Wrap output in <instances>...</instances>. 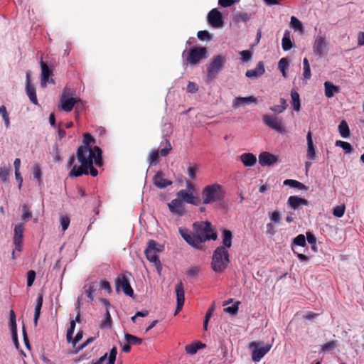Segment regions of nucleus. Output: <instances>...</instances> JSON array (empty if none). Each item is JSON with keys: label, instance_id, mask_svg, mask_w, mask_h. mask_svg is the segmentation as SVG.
Returning <instances> with one entry per match:
<instances>
[{"label": "nucleus", "instance_id": "obj_40", "mask_svg": "<svg viewBox=\"0 0 364 364\" xmlns=\"http://www.w3.org/2000/svg\"><path fill=\"white\" fill-rule=\"evenodd\" d=\"M198 170V164H189L187 171H188V175L191 181L196 180V173H197Z\"/></svg>", "mask_w": 364, "mask_h": 364}, {"label": "nucleus", "instance_id": "obj_47", "mask_svg": "<svg viewBox=\"0 0 364 364\" xmlns=\"http://www.w3.org/2000/svg\"><path fill=\"white\" fill-rule=\"evenodd\" d=\"M292 245H298L300 247L306 246V242L305 236L302 234L299 235L293 240Z\"/></svg>", "mask_w": 364, "mask_h": 364}, {"label": "nucleus", "instance_id": "obj_23", "mask_svg": "<svg viewBox=\"0 0 364 364\" xmlns=\"http://www.w3.org/2000/svg\"><path fill=\"white\" fill-rule=\"evenodd\" d=\"M265 72L264 63L259 61L255 69L247 70L245 75L249 78H257L262 75Z\"/></svg>", "mask_w": 364, "mask_h": 364}, {"label": "nucleus", "instance_id": "obj_22", "mask_svg": "<svg viewBox=\"0 0 364 364\" xmlns=\"http://www.w3.org/2000/svg\"><path fill=\"white\" fill-rule=\"evenodd\" d=\"M153 183L159 188H164L172 184V181L163 177L161 171H158L153 177Z\"/></svg>", "mask_w": 364, "mask_h": 364}, {"label": "nucleus", "instance_id": "obj_7", "mask_svg": "<svg viewBox=\"0 0 364 364\" xmlns=\"http://www.w3.org/2000/svg\"><path fill=\"white\" fill-rule=\"evenodd\" d=\"M207 50L205 47H193L191 48L186 57V60L188 63L196 65L200 62V60L206 58Z\"/></svg>", "mask_w": 364, "mask_h": 364}, {"label": "nucleus", "instance_id": "obj_44", "mask_svg": "<svg viewBox=\"0 0 364 364\" xmlns=\"http://www.w3.org/2000/svg\"><path fill=\"white\" fill-rule=\"evenodd\" d=\"M303 69H304V73H303V75H304V77L306 80H309L311 78V68H310V65H309V60L307 58H304V60H303Z\"/></svg>", "mask_w": 364, "mask_h": 364}, {"label": "nucleus", "instance_id": "obj_50", "mask_svg": "<svg viewBox=\"0 0 364 364\" xmlns=\"http://www.w3.org/2000/svg\"><path fill=\"white\" fill-rule=\"evenodd\" d=\"M240 304V301H237L232 306L224 309V311L229 313L232 315H235L238 311V306Z\"/></svg>", "mask_w": 364, "mask_h": 364}, {"label": "nucleus", "instance_id": "obj_64", "mask_svg": "<svg viewBox=\"0 0 364 364\" xmlns=\"http://www.w3.org/2000/svg\"><path fill=\"white\" fill-rule=\"evenodd\" d=\"M269 109H270V110H272V112H274L275 113L280 114L285 110V107L280 106V105H274V106L270 107Z\"/></svg>", "mask_w": 364, "mask_h": 364}, {"label": "nucleus", "instance_id": "obj_51", "mask_svg": "<svg viewBox=\"0 0 364 364\" xmlns=\"http://www.w3.org/2000/svg\"><path fill=\"white\" fill-rule=\"evenodd\" d=\"M345 213V205H337L333 208V214L337 218H341Z\"/></svg>", "mask_w": 364, "mask_h": 364}, {"label": "nucleus", "instance_id": "obj_56", "mask_svg": "<svg viewBox=\"0 0 364 364\" xmlns=\"http://www.w3.org/2000/svg\"><path fill=\"white\" fill-rule=\"evenodd\" d=\"M240 0H218V4L223 7H229L237 4Z\"/></svg>", "mask_w": 364, "mask_h": 364}, {"label": "nucleus", "instance_id": "obj_6", "mask_svg": "<svg viewBox=\"0 0 364 364\" xmlns=\"http://www.w3.org/2000/svg\"><path fill=\"white\" fill-rule=\"evenodd\" d=\"M225 63V57L218 55L215 56L211 63L210 64V66L208 69V74L207 77L208 80L210 81L213 80L217 75L220 73V71L223 69L224 65Z\"/></svg>", "mask_w": 364, "mask_h": 364}, {"label": "nucleus", "instance_id": "obj_31", "mask_svg": "<svg viewBox=\"0 0 364 364\" xmlns=\"http://www.w3.org/2000/svg\"><path fill=\"white\" fill-rule=\"evenodd\" d=\"M205 346V345L203 344L200 342H195L191 344L186 346L185 350L188 354L194 355L200 348H202Z\"/></svg>", "mask_w": 364, "mask_h": 364}, {"label": "nucleus", "instance_id": "obj_2", "mask_svg": "<svg viewBox=\"0 0 364 364\" xmlns=\"http://www.w3.org/2000/svg\"><path fill=\"white\" fill-rule=\"evenodd\" d=\"M193 232H191L187 228H179V232L184 240L196 249H201V245L206 240H215L217 233L212 229L211 223L208 221L197 222L193 225Z\"/></svg>", "mask_w": 364, "mask_h": 364}, {"label": "nucleus", "instance_id": "obj_57", "mask_svg": "<svg viewBox=\"0 0 364 364\" xmlns=\"http://www.w3.org/2000/svg\"><path fill=\"white\" fill-rule=\"evenodd\" d=\"M240 53L243 62H247L252 58V53L248 50H242Z\"/></svg>", "mask_w": 364, "mask_h": 364}, {"label": "nucleus", "instance_id": "obj_36", "mask_svg": "<svg viewBox=\"0 0 364 364\" xmlns=\"http://www.w3.org/2000/svg\"><path fill=\"white\" fill-rule=\"evenodd\" d=\"M11 171V169L10 166L0 168V179L3 183H6L9 181Z\"/></svg>", "mask_w": 364, "mask_h": 364}, {"label": "nucleus", "instance_id": "obj_8", "mask_svg": "<svg viewBox=\"0 0 364 364\" xmlns=\"http://www.w3.org/2000/svg\"><path fill=\"white\" fill-rule=\"evenodd\" d=\"M115 288L117 291L121 289L127 296H132L134 295V290L129 284L128 278L124 274H120L116 278Z\"/></svg>", "mask_w": 364, "mask_h": 364}, {"label": "nucleus", "instance_id": "obj_38", "mask_svg": "<svg viewBox=\"0 0 364 364\" xmlns=\"http://www.w3.org/2000/svg\"><path fill=\"white\" fill-rule=\"evenodd\" d=\"M21 207L22 208V215L21 219L24 221L28 220L31 219L33 215L31 211L30 210V208L27 203L21 204Z\"/></svg>", "mask_w": 364, "mask_h": 364}, {"label": "nucleus", "instance_id": "obj_3", "mask_svg": "<svg viewBox=\"0 0 364 364\" xmlns=\"http://www.w3.org/2000/svg\"><path fill=\"white\" fill-rule=\"evenodd\" d=\"M230 263L228 250L225 247H218L213 252L211 261V268L215 273H222Z\"/></svg>", "mask_w": 364, "mask_h": 364}, {"label": "nucleus", "instance_id": "obj_33", "mask_svg": "<svg viewBox=\"0 0 364 364\" xmlns=\"http://www.w3.org/2000/svg\"><path fill=\"white\" fill-rule=\"evenodd\" d=\"M291 104L295 111H299L301 107L300 104V98L299 93L294 90H292L291 91Z\"/></svg>", "mask_w": 364, "mask_h": 364}, {"label": "nucleus", "instance_id": "obj_35", "mask_svg": "<svg viewBox=\"0 0 364 364\" xmlns=\"http://www.w3.org/2000/svg\"><path fill=\"white\" fill-rule=\"evenodd\" d=\"M284 184L299 190L306 189V186L304 184L294 179H286L284 181Z\"/></svg>", "mask_w": 364, "mask_h": 364}, {"label": "nucleus", "instance_id": "obj_39", "mask_svg": "<svg viewBox=\"0 0 364 364\" xmlns=\"http://www.w3.org/2000/svg\"><path fill=\"white\" fill-rule=\"evenodd\" d=\"M125 339L129 344L139 346L142 343V339L134 335L126 333Z\"/></svg>", "mask_w": 364, "mask_h": 364}, {"label": "nucleus", "instance_id": "obj_13", "mask_svg": "<svg viewBox=\"0 0 364 364\" xmlns=\"http://www.w3.org/2000/svg\"><path fill=\"white\" fill-rule=\"evenodd\" d=\"M177 197L181 201L197 205L199 203V198L195 196L193 192H188L187 190H181L176 193Z\"/></svg>", "mask_w": 364, "mask_h": 364}, {"label": "nucleus", "instance_id": "obj_55", "mask_svg": "<svg viewBox=\"0 0 364 364\" xmlns=\"http://www.w3.org/2000/svg\"><path fill=\"white\" fill-rule=\"evenodd\" d=\"M75 91L68 87H65L63 90L62 95L60 97H74Z\"/></svg>", "mask_w": 364, "mask_h": 364}, {"label": "nucleus", "instance_id": "obj_30", "mask_svg": "<svg viewBox=\"0 0 364 364\" xmlns=\"http://www.w3.org/2000/svg\"><path fill=\"white\" fill-rule=\"evenodd\" d=\"M223 247H225V250H228L232 246V235L230 230H224L223 231Z\"/></svg>", "mask_w": 364, "mask_h": 364}, {"label": "nucleus", "instance_id": "obj_62", "mask_svg": "<svg viewBox=\"0 0 364 364\" xmlns=\"http://www.w3.org/2000/svg\"><path fill=\"white\" fill-rule=\"evenodd\" d=\"M200 272V269L198 267L193 266L191 267L187 272V274L190 277H196Z\"/></svg>", "mask_w": 364, "mask_h": 364}, {"label": "nucleus", "instance_id": "obj_29", "mask_svg": "<svg viewBox=\"0 0 364 364\" xmlns=\"http://www.w3.org/2000/svg\"><path fill=\"white\" fill-rule=\"evenodd\" d=\"M324 87H325V95L328 98L332 97L335 93H337L339 92V87L338 86H336L331 82H328V81L325 82Z\"/></svg>", "mask_w": 364, "mask_h": 364}, {"label": "nucleus", "instance_id": "obj_10", "mask_svg": "<svg viewBox=\"0 0 364 364\" xmlns=\"http://www.w3.org/2000/svg\"><path fill=\"white\" fill-rule=\"evenodd\" d=\"M207 19L208 23L213 28H220L224 24L223 15L217 9H213L208 13Z\"/></svg>", "mask_w": 364, "mask_h": 364}, {"label": "nucleus", "instance_id": "obj_17", "mask_svg": "<svg viewBox=\"0 0 364 364\" xmlns=\"http://www.w3.org/2000/svg\"><path fill=\"white\" fill-rule=\"evenodd\" d=\"M168 206L170 211L177 216H182L185 214L184 205L179 198L172 200L168 203Z\"/></svg>", "mask_w": 364, "mask_h": 364}, {"label": "nucleus", "instance_id": "obj_16", "mask_svg": "<svg viewBox=\"0 0 364 364\" xmlns=\"http://www.w3.org/2000/svg\"><path fill=\"white\" fill-rule=\"evenodd\" d=\"M41 85L42 87H46L48 82L55 84V81L53 79H50L49 80V77L52 74L51 70L49 68L48 65L43 62L41 61Z\"/></svg>", "mask_w": 364, "mask_h": 364}, {"label": "nucleus", "instance_id": "obj_61", "mask_svg": "<svg viewBox=\"0 0 364 364\" xmlns=\"http://www.w3.org/2000/svg\"><path fill=\"white\" fill-rule=\"evenodd\" d=\"M186 89L190 93H196L198 90L197 85L193 82H188Z\"/></svg>", "mask_w": 364, "mask_h": 364}, {"label": "nucleus", "instance_id": "obj_48", "mask_svg": "<svg viewBox=\"0 0 364 364\" xmlns=\"http://www.w3.org/2000/svg\"><path fill=\"white\" fill-rule=\"evenodd\" d=\"M117 354V348L113 346L109 353V358L106 364H114Z\"/></svg>", "mask_w": 364, "mask_h": 364}, {"label": "nucleus", "instance_id": "obj_41", "mask_svg": "<svg viewBox=\"0 0 364 364\" xmlns=\"http://www.w3.org/2000/svg\"><path fill=\"white\" fill-rule=\"evenodd\" d=\"M97 290V285L95 283H90L85 290V294L88 298L90 299L91 301L94 299V294Z\"/></svg>", "mask_w": 364, "mask_h": 364}, {"label": "nucleus", "instance_id": "obj_52", "mask_svg": "<svg viewBox=\"0 0 364 364\" xmlns=\"http://www.w3.org/2000/svg\"><path fill=\"white\" fill-rule=\"evenodd\" d=\"M150 164H156L159 162V151L154 150L151 152L149 158Z\"/></svg>", "mask_w": 364, "mask_h": 364}, {"label": "nucleus", "instance_id": "obj_34", "mask_svg": "<svg viewBox=\"0 0 364 364\" xmlns=\"http://www.w3.org/2000/svg\"><path fill=\"white\" fill-rule=\"evenodd\" d=\"M338 132L343 138H347L350 135V129L348 123L342 120L338 125Z\"/></svg>", "mask_w": 364, "mask_h": 364}, {"label": "nucleus", "instance_id": "obj_14", "mask_svg": "<svg viewBox=\"0 0 364 364\" xmlns=\"http://www.w3.org/2000/svg\"><path fill=\"white\" fill-rule=\"evenodd\" d=\"M92 143H95V139L94 137L90 134V133H85L84 134V145H82L77 148V153H76V157L78 158V152L81 149H85V150H87V151L90 152L91 156H95L98 155V151H95V146L93 148H91L90 145Z\"/></svg>", "mask_w": 364, "mask_h": 364}, {"label": "nucleus", "instance_id": "obj_9", "mask_svg": "<svg viewBox=\"0 0 364 364\" xmlns=\"http://www.w3.org/2000/svg\"><path fill=\"white\" fill-rule=\"evenodd\" d=\"M259 343L253 341L250 343L249 346L250 348H253L252 353V359L255 362H259L264 357V355L270 350L272 348V345L269 344H267L262 347L259 348Z\"/></svg>", "mask_w": 364, "mask_h": 364}, {"label": "nucleus", "instance_id": "obj_60", "mask_svg": "<svg viewBox=\"0 0 364 364\" xmlns=\"http://www.w3.org/2000/svg\"><path fill=\"white\" fill-rule=\"evenodd\" d=\"M33 176L36 179L38 180V182L41 181V170L39 166L36 165L33 167Z\"/></svg>", "mask_w": 364, "mask_h": 364}, {"label": "nucleus", "instance_id": "obj_18", "mask_svg": "<svg viewBox=\"0 0 364 364\" xmlns=\"http://www.w3.org/2000/svg\"><path fill=\"white\" fill-rule=\"evenodd\" d=\"M80 101L79 98L76 97H60L59 106L60 109L65 112H71L75 105Z\"/></svg>", "mask_w": 364, "mask_h": 364}, {"label": "nucleus", "instance_id": "obj_20", "mask_svg": "<svg viewBox=\"0 0 364 364\" xmlns=\"http://www.w3.org/2000/svg\"><path fill=\"white\" fill-rule=\"evenodd\" d=\"M287 204L294 210H298L302 206H306L309 205V201L303 198H300L296 196H291L289 197Z\"/></svg>", "mask_w": 364, "mask_h": 364}, {"label": "nucleus", "instance_id": "obj_63", "mask_svg": "<svg viewBox=\"0 0 364 364\" xmlns=\"http://www.w3.org/2000/svg\"><path fill=\"white\" fill-rule=\"evenodd\" d=\"M306 240L311 245H316V238L314 235L310 232H306Z\"/></svg>", "mask_w": 364, "mask_h": 364}, {"label": "nucleus", "instance_id": "obj_25", "mask_svg": "<svg viewBox=\"0 0 364 364\" xmlns=\"http://www.w3.org/2000/svg\"><path fill=\"white\" fill-rule=\"evenodd\" d=\"M257 99L254 96L249 97H235L232 102V106L235 108L239 107L241 105L250 103H256Z\"/></svg>", "mask_w": 364, "mask_h": 364}, {"label": "nucleus", "instance_id": "obj_26", "mask_svg": "<svg viewBox=\"0 0 364 364\" xmlns=\"http://www.w3.org/2000/svg\"><path fill=\"white\" fill-rule=\"evenodd\" d=\"M240 160L245 166H253L257 162L256 156L252 153H244L240 156Z\"/></svg>", "mask_w": 364, "mask_h": 364}, {"label": "nucleus", "instance_id": "obj_24", "mask_svg": "<svg viewBox=\"0 0 364 364\" xmlns=\"http://www.w3.org/2000/svg\"><path fill=\"white\" fill-rule=\"evenodd\" d=\"M307 140V153L306 156L310 160H315L316 159V149L314 145L313 139H312V134L311 132H309L306 135Z\"/></svg>", "mask_w": 364, "mask_h": 364}, {"label": "nucleus", "instance_id": "obj_21", "mask_svg": "<svg viewBox=\"0 0 364 364\" xmlns=\"http://www.w3.org/2000/svg\"><path fill=\"white\" fill-rule=\"evenodd\" d=\"M26 94L28 96L31 102L34 105H38V99L36 96V89L33 85H31L30 81V73L26 72Z\"/></svg>", "mask_w": 364, "mask_h": 364}, {"label": "nucleus", "instance_id": "obj_49", "mask_svg": "<svg viewBox=\"0 0 364 364\" xmlns=\"http://www.w3.org/2000/svg\"><path fill=\"white\" fill-rule=\"evenodd\" d=\"M197 36L200 41H210L212 39V36L208 31H198Z\"/></svg>", "mask_w": 364, "mask_h": 364}, {"label": "nucleus", "instance_id": "obj_58", "mask_svg": "<svg viewBox=\"0 0 364 364\" xmlns=\"http://www.w3.org/2000/svg\"><path fill=\"white\" fill-rule=\"evenodd\" d=\"M270 220L272 222L274 223H280V220H281V217H280V214L278 211L275 210L274 212H272L271 214H270Z\"/></svg>", "mask_w": 364, "mask_h": 364}, {"label": "nucleus", "instance_id": "obj_43", "mask_svg": "<svg viewBox=\"0 0 364 364\" xmlns=\"http://www.w3.org/2000/svg\"><path fill=\"white\" fill-rule=\"evenodd\" d=\"M112 318L108 309H106L105 318L100 323L101 328H105L111 326Z\"/></svg>", "mask_w": 364, "mask_h": 364}, {"label": "nucleus", "instance_id": "obj_28", "mask_svg": "<svg viewBox=\"0 0 364 364\" xmlns=\"http://www.w3.org/2000/svg\"><path fill=\"white\" fill-rule=\"evenodd\" d=\"M23 223L16 225L14 228V243L19 244L21 242H23Z\"/></svg>", "mask_w": 364, "mask_h": 364}, {"label": "nucleus", "instance_id": "obj_19", "mask_svg": "<svg viewBox=\"0 0 364 364\" xmlns=\"http://www.w3.org/2000/svg\"><path fill=\"white\" fill-rule=\"evenodd\" d=\"M277 162V157L272 154L264 151L259 155V163L262 166H270Z\"/></svg>", "mask_w": 364, "mask_h": 364}, {"label": "nucleus", "instance_id": "obj_27", "mask_svg": "<svg viewBox=\"0 0 364 364\" xmlns=\"http://www.w3.org/2000/svg\"><path fill=\"white\" fill-rule=\"evenodd\" d=\"M43 301V296L42 294H38L36 301L35 313L33 318V323L35 326L38 325V321L41 314V309L42 308Z\"/></svg>", "mask_w": 364, "mask_h": 364}, {"label": "nucleus", "instance_id": "obj_12", "mask_svg": "<svg viewBox=\"0 0 364 364\" xmlns=\"http://www.w3.org/2000/svg\"><path fill=\"white\" fill-rule=\"evenodd\" d=\"M328 43L325 37L318 36L313 45V50L316 55L321 58L324 54L327 48Z\"/></svg>", "mask_w": 364, "mask_h": 364}, {"label": "nucleus", "instance_id": "obj_11", "mask_svg": "<svg viewBox=\"0 0 364 364\" xmlns=\"http://www.w3.org/2000/svg\"><path fill=\"white\" fill-rule=\"evenodd\" d=\"M262 121L265 125L278 132L283 131L282 120L276 116L264 114L262 116Z\"/></svg>", "mask_w": 364, "mask_h": 364}, {"label": "nucleus", "instance_id": "obj_32", "mask_svg": "<svg viewBox=\"0 0 364 364\" xmlns=\"http://www.w3.org/2000/svg\"><path fill=\"white\" fill-rule=\"evenodd\" d=\"M282 46L284 50H289L293 47V43L290 39V33L285 31L284 37L282 40Z\"/></svg>", "mask_w": 364, "mask_h": 364}, {"label": "nucleus", "instance_id": "obj_59", "mask_svg": "<svg viewBox=\"0 0 364 364\" xmlns=\"http://www.w3.org/2000/svg\"><path fill=\"white\" fill-rule=\"evenodd\" d=\"M171 149H172V146H171L170 142L168 141H167L165 148L161 149L160 150V154L162 156H166L169 154V152L171 151Z\"/></svg>", "mask_w": 364, "mask_h": 364}, {"label": "nucleus", "instance_id": "obj_4", "mask_svg": "<svg viewBox=\"0 0 364 364\" xmlns=\"http://www.w3.org/2000/svg\"><path fill=\"white\" fill-rule=\"evenodd\" d=\"M201 196L203 203L206 205L222 200L224 198L225 193L221 185L213 183L203 188Z\"/></svg>", "mask_w": 364, "mask_h": 364}, {"label": "nucleus", "instance_id": "obj_42", "mask_svg": "<svg viewBox=\"0 0 364 364\" xmlns=\"http://www.w3.org/2000/svg\"><path fill=\"white\" fill-rule=\"evenodd\" d=\"M288 66L289 60H287V58H282L279 60L278 63V68L284 77H287L286 70L288 68Z\"/></svg>", "mask_w": 364, "mask_h": 364}, {"label": "nucleus", "instance_id": "obj_37", "mask_svg": "<svg viewBox=\"0 0 364 364\" xmlns=\"http://www.w3.org/2000/svg\"><path fill=\"white\" fill-rule=\"evenodd\" d=\"M251 17H252L251 14H248L246 12H240V13H237L235 14V16L234 17V21L236 23H240V22L246 23L251 18Z\"/></svg>", "mask_w": 364, "mask_h": 364}, {"label": "nucleus", "instance_id": "obj_53", "mask_svg": "<svg viewBox=\"0 0 364 364\" xmlns=\"http://www.w3.org/2000/svg\"><path fill=\"white\" fill-rule=\"evenodd\" d=\"M60 222L63 231H65L69 227L70 220L68 215H64L60 217Z\"/></svg>", "mask_w": 364, "mask_h": 364}, {"label": "nucleus", "instance_id": "obj_15", "mask_svg": "<svg viewBox=\"0 0 364 364\" xmlns=\"http://www.w3.org/2000/svg\"><path fill=\"white\" fill-rule=\"evenodd\" d=\"M175 291L176 294L177 306L174 314L176 315L182 309L185 302L184 287L181 281L176 284Z\"/></svg>", "mask_w": 364, "mask_h": 364}, {"label": "nucleus", "instance_id": "obj_5", "mask_svg": "<svg viewBox=\"0 0 364 364\" xmlns=\"http://www.w3.org/2000/svg\"><path fill=\"white\" fill-rule=\"evenodd\" d=\"M164 247L160 244L157 243L156 241L153 240H150L148 242V246L144 250V254L146 255V259L154 264L158 272L160 274L162 265L159 260V257L157 256V252H161L163 251Z\"/></svg>", "mask_w": 364, "mask_h": 364}, {"label": "nucleus", "instance_id": "obj_54", "mask_svg": "<svg viewBox=\"0 0 364 364\" xmlns=\"http://www.w3.org/2000/svg\"><path fill=\"white\" fill-rule=\"evenodd\" d=\"M36 278V272L34 270H29L27 273V286L31 287Z\"/></svg>", "mask_w": 364, "mask_h": 364}, {"label": "nucleus", "instance_id": "obj_1", "mask_svg": "<svg viewBox=\"0 0 364 364\" xmlns=\"http://www.w3.org/2000/svg\"><path fill=\"white\" fill-rule=\"evenodd\" d=\"M95 151H98V155L91 156L90 152L81 149L78 152V158L77 159L80 166L75 164V157L72 155L69 157L68 161V166L70 168L69 177H80L82 175L90 174L92 176L95 177L98 174V171L94 168L93 164L100 167L103 164L102 157V150L99 146H95Z\"/></svg>", "mask_w": 364, "mask_h": 364}, {"label": "nucleus", "instance_id": "obj_46", "mask_svg": "<svg viewBox=\"0 0 364 364\" xmlns=\"http://www.w3.org/2000/svg\"><path fill=\"white\" fill-rule=\"evenodd\" d=\"M291 26L296 31H301L304 28L301 22L295 16L291 17Z\"/></svg>", "mask_w": 364, "mask_h": 364}, {"label": "nucleus", "instance_id": "obj_45", "mask_svg": "<svg viewBox=\"0 0 364 364\" xmlns=\"http://www.w3.org/2000/svg\"><path fill=\"white\" fill-rule=\"evenodd\" d=\"M336 146L341 147L346 153L350 154L353 151V147L348 142L338 140L336 141Z\"/></svg>", "mask_w": 364, "mask_h": 364}]
</instances>
